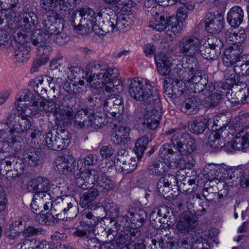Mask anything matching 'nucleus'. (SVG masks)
I'll return each instance as SVG.
<instances>
[{
    "label": "nucleus",
    "instance_id": "1",
    "mask_svg": "<svg viewBox=\"0 0 249 249\" xmlns=\"http://www.w3.org/2000/svg\"><path fill=\"white\" fill-rule=\"evenodd\" d=\"M89 66L91 73L87 82L93 89L103 91L104 87V93L108 98L104 100V109L111 117L115 118L117 115L120 118L123 115L124 106L122 98L116 95L123 89L118 70L96 61L90 62Z\"/></svg>",
    "mask_w": 249,
    "mask_h": 249
},
{
    "label": "nucleus",
    "instance_id": "2",
    "mask_svg": "<svg viewBox=\"0 0 249 249\" xmlns=\"http://www.w3.org/2000/svg\"><path fill=\"white\" fill-rule=\"evenodd\" d=\"M174 71L186 81L191 92L202 94L208 84V76L204 71L198 69L196 59L189 58L185 63L177 65Z\"/></svg>",
    "mask_w": 249,
    "mask_h": 249
},
{
    "label": "nucleus",
    "instance_id": "3",
    "mask_svg": "<svg viewBox=\"0 0 249 249\" xmlns=\"http://www.w3.org/2000/svg\"><path fill=\"white\" fill-rule=\"evenodd\" d=\"M173 142L174 144L177 145L176 149L181 156L176 160V167L180 169L192 168L195 162L193 154L196 148L194 137L190 133H178L173 138Z\"/></svg>",
    "mask_w": 249,
    "mask_h": 249
},
{
    "label": "nucleus",
    "instance_id": "4",
    "mask_svg": "<svg viewBox=\"0 0 249 249\" xmlns=\"http://www.w3.org/2000/svg\"><path fill=\"white\" fill-rule=\"evenodd\" d=\"M128 92L132 97L138 101L147 100L151 105L160 102L158 93L156 90H153V87L146 79H131L128 87Z\"/></svg>",
    "mask_w": 249,
    "mask_h": 249
},
{
    "label": "nucleus",
    "instance_id": "5",
    "mask_svg": "<svg viewBox=\"0 0 249 249\" xmlns=\"http://www.w3.org/2000/svg\"><path fill=\"white\" fill-rule=\"evenodd\" d=\"M55 18L47 14L44 15L40 28L36 30L32 34L31 40L34 45L38 43H47L59 32V29L53 24V19Z\"/></svg>",
    "mask_w": 249,
    "mask_h": 249
},
{
    "label": "nucleus",
    "instance_id": "6",
    "mask_svg": "<svg viewBox=\"0 0 249 249\" xmlns=\"http://www.w3.org/2000/svg\"><path fill=\"white\" fill-rule=\"evenodd\" d=\"M97 211H104L106 215L103 218L104 219L109 220L110 223L114 222L113 225L115 226V230H111L112 232L118 233V227H121V224L124 222V215L120 214V208L119 206L108 198H106L104 201L103 205H98L94 209Z\"/></svg>",
    "mask_w": 249,
    "mask_h": 249
},
{
    "label": "nucleus",
    "instance_id": "7",
    "mask_svg": "<svg viewBox=\"0 0 249 249\" xmlns=\"http://www.w3.org/2000/svg\"><path fill=\"white\" fill-rule=\"evenodd\" d=\"M75 203L74 199L71 196H63L57 199V202L53 204L50 211L53 216L58 217L59 215L63 214L67 215V218H73L76 215V207L73 206Z\"/></svg>",
    "mask_w": 249,
    "mask_h": 249
},
{
    "label": "nucleus",
    "instance_id": "8",
    "mask_svg": "<svg viewBox=\"0 0 249 249\" xmlns=\"http://www.w3.org/2000/svg\"><path fill=\"white\" fill-rule=\"evenodd\" d=\"M19 122V127L17 129L18 131V134H26L28 141L30 138L31 139L32 145L36 146L40 141V136L42 135L41 131L32 124L27 115L20 114Z\"/></svg>",
    "mask_w": 249,
    "mask_h": 249
},
{
    "label": "nucleus",
    "instance_id": "9",
    "mask_svg": "<svg viewBox=\"0 0 249 249\" xmlns=\"http://www.w3.org/2000/svg\"><path fill=\"white\" fill-rule=\"evenodd\" d=\"M201 46L200 39L192 35L183 37L178 42L180 53L190 58H195V57L199 54Z\"/></svg>",
    "mask_w": 249,
    "mask_h": 249
},
{
    "label": "nucleus",
    "instance_id": "10",
    "mask_svg": "<svg viewBox=\"0 0 249 249\" xmlns=\"http://www.w3.org/2000/svg\"><path fill=\"white\" fill-rule=\"evenodd\" d=\"M182 26L183 23L176 17H171L165 19L163 16H160L159 19H157L150 27L159 32H161L168 27V31H170L175 36L181 31Z\"/></svg>",
    "mask_w": 249,
    "mask_h": 249
},
{
    "label": "nucleus",
    "instance_id": "11",
    "mask_svg": "<svg viewBox=\"0 0 249 249\" xmlns=\"http://www.w3.org/2000/svg\"><path fill=\"white\" fill-rule=\"evenodd\" d=\"M20 115L13 113L10 114L7 119L6 123H0V139H9V138H16V134H18L17 129L19 127Z\"/></svg>",
    "mask_w": 249,
    "mask_h": 249
},
{
    "label": "nucleus",
    "instance_id": "12",
    "mask_svg": "<svg viewBox=\"0 0 249 249\" xmlns=\"http://www.w3.org/2000/svg\"><path fill=\"white\" fill-rule=\"evenodd\" d=\"M223 46L221 40L213 36L209 39L208 44L200 47L199 53L206 59L214 60L220 55Z\"/></svg>",
    "mask_w": 249,
    "mask_h": 249
},
{
    "label": "nucleus",
    "instance_id": "13",
    "mask_svg": "<svg viewBox=\"0 0 249 249\" xmlns=\"http://www.w3.org/2000/svg\"><path fill=\"white\" fill-rule=\"evenodd\" d=\"M74 94H63V98L60 99V101L62 103L61 105L58 106L57 109L60 111L61 119L64 120L66 123H72L73 122V116L75 110L73 107L76 103V99L73 97Z\"/></svg>",
    "mask_w": 249,
    "mask_h": 249
},
{
    "label": "nucleus",
    "instance_id": "14",
    "mask_svg": "<svg viewBox=\"0 0 249 249\" xmlns=\"http://www.w3.org/2000/svg\"><path fill=\"white\" fill-rule=\"evenodd\" d=\"M37 23V16L29 8H25L19 14L17 25L19 30L28 32L35 28Z\"/></svg>",
    "mask_w": 249,
    "mask_h": 249
},
{
    "label": "nucleus",
    "instance_id": "15",
    "mask_svg": "<svg viewBox=\"0 0 249 249\" xmlns=\"http://www.w3.org/2000/svg\"><path fill=\"white\" fill-rule=\"evenodd\" d=\"M178 133L185 134L188 133L183 130L174 128L171 129L165 132L166 136H170V139L172 143H165L160 148V156L162 159L167 160L169 161L171 156L173 154L177 153L178 154V150L176 149L177 145L174 144L173 142V138Z\"/></svg>",
    "mask_w": 249,
    "mask_h": 249
},
{
    "label": "nucleus",
    "instance_id": "16",
    "mask_svg": "<svg viewBox=\"0 0 249 249\" xmlns=\"http://www.w3.org/2000/svg\"><path fill=\"white\" fill-rule=\"evenodd\" d=\"M242 53V48L238 45L233 44L230 46L224 51L222 58L223 64L226 67H231L241 62V59H243Z\"/></svg>",
    "mask_w": 249,
    "mask_h": 249
},
{
    "label": "nucleus",
    "instance_id": "17",
    "mask_svg": "<svg viewBox=\"0 0 249 249\" xmlns=\"http://www.w3.org/2000/svg\"><path fill=\"white\" fill-rule=\"evenodd\" d=\"M222 13L217 12L216 15L208 13L206 15L205 29L210 34L219 32L223 27L224 20Z\"/></svg>",
    "mask_w": 249,
    "mask_h": 249
},
{
    "label": "nucleus",
    "instance_id": "18",
    "mask_svg": "<svg viewBox=\"0 0 249 249\" xmlns=\"http://www.w3.org/2000/svg\"><path fill=\"white\" fill-rule=\"evenodd\" d=\"M147 218L145 211L142 209L131 210L128 212V214L124 216V222H129L131 228L136 227V228L141 227Z\"/></svg>",
    "mask_w": 249,
    "mask_h": 249
},
{
    "label": "nucleus",
    "instance_id": "19",
    "mask_svg": "<svg viewBox=\"0 0 249 249\" xmlns=\"http://www.w3.org/2000/svg\"><path fill=\"white\" fill-rule=\"evenodd\" d=\"M130 129L129 127L120 125L112 134L111 140L117 145H124L130 140L129 136Z\"/></svg>",
    "mask_w": 249,
    "mask_h": 249
},
{
    "label": "nucleus",
    "instance_id": "20",
    "mask_svg": "<svg viewBox=\"0 0 249 249\" xmlns=\"http://www.w3.org/2000/svg\"><path fill=\"white\" fill-rule=\"evenodd\" d=\"M155 59L159 73L162 75H168L172 65L171 59L163 53L156 54Z\"/></svg>",
    "mask_w": 249,
    "mask_h": 249
},
{
    "label": "nucleus",
    "instance_id": "21",
    "mask_svg": "<svg viewBox=\"0 0 249 249\" xmlns=\"http://www.w3.org/2000/svg\"><path fill=\"white\" fill-rule=\"evenodd\" d=\"M249 146V127H245L237 135L231 145L234 150H243Z\"/></svg>",
    "mask_w": 249,
    "mask_h": 249
},
{
    "label": "nucleus",
    "instance_id": "22",
    "mask_svg": "<svg viewBox=\"0 0 249 249\" xmlns=\"http://www.w3.org/2000/svg\"><path fill=\"white\" fill-rule=\"evenodd\" d=\"M18 142V139L14 137L0 141V162L12 157L11 154L15 151V144Z\"/></svg>",
    "mask_w": 249,
    "mask_h": 249
},
{
    "label": "nucleus",
    "instance_id": "23",
    "mask_svg": "<svg viewBox=\"0 0 249 249\" xmlns=\"http://www.w3.org/2000/svg\"><path fill=\"white\" fill-rule=\"evenodd\" d=\"M71 156L69 155L57 157L54 162L56 171L60 174L69 175L71 173Z\"/></svg>",
    "mask_w": 249,
    "mask_h": 249
},
{
    "label": "nucleus",
    "instance_id": "24",
    "mask_svg": "<svg viewBox=\"0 0 249 249\" xmlns=\"http://www.w3.org/2000/svg\"><path fill=\"white\" fill-rule=\"evenodd\" d=\"M43 152L33 146L26 149L23 153V158L31 166H36L41 163L43 157Z\"/></svg>",
    "mask_w": 249,
    "mask_h": 249
},
{
    "label": "nucleus",
    "instance_id": "25",
    "mask_svg": "<svg viewBox=\"0 0 249 249\" xmlns=\"http://www.w3.org/2000/svg\"><path fill=\"white\" fill-rule=\"evenodd\" d=\"M228 177L232 186L239 185L243 188L249 186V174L246 173H242L239 170H235L229 173ZM228 183L230 184V182Z\"/></svg>",
    "mask_w": 249,
    "mask_h": 249
},
{
    "label": "nucleus",
    "instance_id": "26",
    "mask_svg": "<svg viewBox=\"0 0 249 249\" xmlns=\"http://www.w3.org/2000/svg\"><path fill=\"white\" fill-rule=\"evenodd\" d=\"M244 12L239 6H234L231 8L227 14V21L232 27H238L242 22Z\"/></svg>",
    "mask_w": 249,
    "mask_h": 249
},
{
    "label": "nucleus",
    "instance_id": "27",
    "mask_svg": "<svg viewBox=\"0 0 249 249\" xmlns=\"http://www.w3.org/2000/svg\"><path fill=\"white\" fill-rule=\"evenodd\" d=\"M30 190L36 192L49 191L51 188L49 180L45 177H37L32 179L28 184Z\"/></svg>",
    "mask_w": 249,
    "mask_h": 249
},
{
    "label": "nucleus",
    "instance_id": "28",
    "mask_svg": "<svg viewBox=\"0 0 249 249\" xmlns=\"http://www.w3.org/2000/svg\"><path fill=\"white\" fill-rule=\"evenodd\" d=\"M195 226V222L193 221L189 215L182 213L177 222L176 227L178 232L182 233H188L192 231Z\"/></svg>",
    "mask_w": 249,
    "mask_h": 249
},
{
    "label": "nucleus",
    "instance_id": "29",
    "mask_svg": "<svg viewBox=\"0 0 249 249\" xmlns=\"http://www.w3.org/2000/svg\"><path fill=\"white\" fill-rule=\"evenodd\" d=\"M7 165L12 167L13 171L19 175L22 174L25 168L24 163L22 160L14 156H12L11 158H7L6 160L0 162V167L2 169V170L5 169V165L7 166Z\"/></svg>",
    "mask_w": 249,
    "mask_h": 249
},
{
    "label": "nucleus",
    "instance_id": "30",
    "mask_svg": "<svg viewBox=\"0 0 249 249\" xmlns=\"http://www.w3.org/2000/svg\"><path fill=\"white\" fill-rule=\"evenodd\" d=\"M212 123V120L207 118L198 120H194L188 123V128L190 131L196 135L202 134L210 124Z\"/></svg>",
    "mask_w": 249,
    "mask_h": 249
},
{
    "label": "nucleus",
    "instance_id": "31",
    "mask_svg": "<svg viewBox=\"0 0 249 249\" xmlns=\"http://www.w3.org/2000/svg\"><path fill=\"white\" fill-rule=\"evenodd\" d=\"M92 113V109L89 108L78 111L73 116V121L74 126L79 128L89 126V124H88V114H91Z\"/></svg>",
    "mask_w": 249,
    "mask_h": 249
},
{
    "label": "nucleus",
    "instance_id": "32",
    "mask_svg": "<svg viewBox=\"0 0 249 249\" xmlns=\"http://www.w3.org/2000/svg\"><path fill=\"white\" fill-rule=\"evenodd\" d=\"M45 140L48 147L53 150H62L66 147L62 140L56 136V134L53 135L51 132L47 134Z\"/></svg>",
    "mask_w": 249,
    "mask_h": 249
},
{
    "label": "nucleus",
    "instance_id": "33",
    "mask_svg": "<svg viewBox=\"0 0 249 249\" xmlns=\"http://www.w3.org/2000/svg\"><path fill=\"white\" fill-rule=\"evenodd\" d=\"M135 234H107L108 238L107 242H109L112 245H116L118 247L124 246L131 239V236L134 237Z\"/></svg>",
    "mask_w": 249,
    "mask_h": 249
},
{
    "label": "nucleus",
    "instance_id": "34",
    "mask_svg": "<svg viewBox=\"0 0 249 249\" xmlns=\"http://www.w3.org/2000/svg\"><path fill=\"white\" fill-rule=\"evenodd\" d=\"M34 197L37 202L44 206V210L52 208L54 203L52 201V197L48 191L36 192Z\"/></svg>",
    "mask_w": 249,
    "mask_h": 249
},
{
    "label": "nucleus",
    "instance_id": "35",
    "mask_svg": "<svg viewBox=\"0 0 249 249\" xmlns=\"http://www.w3.org/2000/svg\"><path fill=\"white\" fill-rule=\"evenodd\" d=\"M34 96L31 91L28 90H25L23 94H21L18 99L15 102V106L17 107V110L18 112L21 111L22 113L25 114L28 113V106L26 107L23 102L29 101L30 99H31L32 101Z\"/></svg>",
    "mask_w": 249,
    "mask_h": 249
},
{
    "label": "nucleus",
    "instance_id": "36",
    "mask_svg": "<svg viewBox=\"0 0 249 249\" xmlns=\"http://www.w3.org/2000/svg\"><path fill=\"white\" fill-rule=\"evenodd\" d=\"M169 213L168 210L165 206H162L156 208L150 215V219L155 223L159 221L160 223H167L166 218Z\"/></svg>",
    "mask_w": 249,
    "mask_h": 249
},
{
    "label": "nucleus",
    "instance_id": "37",
    "mask_svg": "<svg viewBox=\"0 0 249 249\" xmlns=\"http://www.w3.org/2000/svg\"><path fill=\"white\" fill-rule=\"evenodd\" d=\"M63 94L59 93L57 96L53 95L51 100H47L43 97L42 111L52 112L54 108H57L58 106L61 105L60 98H63Z\"/></svg>",
    "mask_w": 249,
    "mask_h": 249
},
{
    "label": "nucleus",
    "instance_id": "38",
    "mask_svg": "<svg viewBox=\"0 0 249 249\" xmlns=\"http://www.w3.org/2000/svg\"><path fill=\"white\" fill-rule=\"evenodd\" d=\"M99 195V191L97 188L92 187L83 194L80 199V205L82 207H88L89 204L95 199Z\"/></svg>",
    "mask_w": 249,
    "mask_h": 249
},
{
    "label": "nucleus",
    "instance_id": "39",
    "mask_svg": "<svg viewBox=\"0 0 249 249\" xmlns=\"http://www.w3.org/2000/svg\"><path fill=\"white\" fill-rule=\"evenodd\" d=\"M198 103L196 98L190 97L186 99L181 107V110L189 115L196 114L198 110Z\"/></svg>",
    "mask_w": 249,
    "mask_h": 249
},
{
    "label": "nucleus",
    "instance_id": "40",
    "mask_svg": "<svg viewBox=\"0 0 249 249\" xmlns=\"http://www.w3.org/2000/svg\"><path fill=\"white\" fill-rule=\"evenodd\" d=\"M148 171L151 175L156 176H162L165 171L164 162L160 160L152 161L148 165Z\"/></svg>",
    "mask_w": 249,
    "mask_h": 249
},
{
    "label": "nucleus",
    "instance_id": "41",
    "mask_svg": "<svg viewBox=\"0 0 249 249\" xmlns=\"http://www.w3.org/2000/svg\"><path fill=\"white\" fill-rule=\"evenodd\" d=\"M241 86L242 88L238 89V91L234 93V96H236V98L231 99L232 104H240L245 102L248 98H249L248 93L249 89L247 87V84L245 83H241Z\"/></svg>",
    "mask_w": 249,
    "mask_h": 249
},
{
    "label": "nucleus",
    "instance_id": "42",
    "mask_svg": "<svg viewBox=\"0 0 249 249\" xmlns=\"http://www.w3.org/2000/svg\"><path fill=\"white\" fill-rule=\"evenodd\" d=\"M41 7L46 11L60 13V0H40Z\"/></svg>",
    "mask_w": 249,
    "mask_h": 249
},
{
    "label": "nucleus",
    "instance_id": "43",
    "mask_svg": "<svg viewBox=\"0 0 249 249\" xmlns=\"http://www.w3.org/2000/svg\"><path fill=\"white\" fill-rule=\"evenodd\" d=\"M238 78L237 72L233 69H227L225 70L224 73V80L225 84L223 89H230L234 84H236L237 80Z\"/></svg>",
    "mask_w": 249,
    "mask_h": 249
},
{
    "label": "nucleus",
    "instance_id": "44",
    "mask_svg": "<svg viewBox=\"0 0 249 249\" xmlns=\"http://www.w3.org/2000/svg\"><path fill=\"white\" fill-rule=\"evenodd\" d=\"M208 145L214 148H221L225 145V142L221 139L219 132H212L209 135L208 139Z\"/></svg>",
    "mask_w": 249,
    "mask_h": 249
},
{
    "label": "nucleus",
    "instance_id": "45",
    "mask_svg": "<svg viewBox=\"0 0 249 249\" xmlns=\"http://www.w3.org/2000/svg\"><path fill=\"white\" fill-rule=\"evenodd\" d=\"M230 122V119L226 115L222 114L212 120V123L213 124L212 126V129L219 132L223 128H225Z\"/></svg>",
    "mask_w": 249,
    "mask_h": 249
},
{
    "label": "nucleus",
    "instance_id": "46",
    "mask_svg": "<svg viewBox=\"0 0 249 249\" xmlns=\"http://www.w3.org/2000/svg\"><path fill=\"white\" fill-rule=\"evenodd\" d=\"M192 235L190 242L191 243H196L198 242L201 243L204 242L206 243L209 247L213 246V243H215L216 244L218 243L216 241L217 238V234H205V237L202 238L200 237L198 239V237L197 236V234H190Z\"/></svg>",
    "mask_w": 249,
    "mask_h": 249
},
{
    "label": "nucleus",
    "instance_id": "47",
    "mask_svg": "<svg viewBox=\"0 0 249 249\" xmlns=\"http://www.w3.org/2000/svg\"><path fill=\"white\" fill-rule=\"evenodd\" d=\"M137 166V161L135 159L129 157L124 162H120V167L121 168V172L125 174H128L134 171Z\"/></svg>",
    "mask_w": 249,
    "mask_h": 249
},
{
    "label": "nucleus",
    "instance_id": "48",
    "mask_svg": "<svg viewBox=\"0 0 249 249\" xmlns=\"http://www.w3.org/2000/svg\"><path fill=\"white\" fill-rule=\"evenodd\" d=\"M148 142V138L143 136L139 138L136 142L134 150L138 159H140L142 156Z\"/></svg>",
    "mask_w": 249,
    "mask_h": 249
},
{
    "label": "nucleus",
    "instance_id": "49",
    "mask_svg": "<svg viewBox=\"0 0 249 249\" xmlns=\"http://www.w3.org/2000/svg\"><path fill=\"white\" fill-rule=\"evenodd\" d=\"M81 11L73 13L71 16V22L75 30L83 32L85 29L83 28V16L82 15Z\"/></svg>",
    "mask_w": 249,
    "mask_h": 249
},
{
    "label": "nucleus",
    "instance_id": "50",
    "mask_svg": "<svg viewBox=\"0 0 249 249\" xmlns=\"http://www.w3.org/2000/svg\"><path fill=\"white\" fill-rule=\"evenodd\" d=\"M29 51L23 45H18L15 51L14 56L17 62H24L29 58Z\"/></svg>",
    "mask_w": 249,
    "mask_h": 249
},
{
    "label": "nucleus",
    "instance_id": "51",
    "mask_svg": "<svg viewBox=\"0 0 249 249\" xmlns=\"http://www.w3.org/2000/svg\"><path fill=\"white\" fill-rule=\"evenodd\" d=\"M12 42L10 33L5 29L0 30V48H10L12 45Z\"/></svg>",
    "mask_w": 249,
    "mask_h": 249
},
{
    "label": "nucleus",
    "instance_id": "52",
    "mask_svg": "<svg viewBox=\"0 0 249 249\" xmlns=\"http://www.w3.org/2000/svg\"><path fill=\"white\" fill-rule=\"evenodd\" d=\"M97 20H92V22L87 23L85 25H83V29H85L84 31L80 33L82 35H86L89 33L90 31H92L96 34L99 36H105L104 31H102V28L100 26L96 23Z\"/></svg>",
    "mask_w": 249,
    "mask_h": 249
},
{
    "label": "nucleus",
    "instance_id": "53",
    "mask_svg": "<svg viewBox=\"0 0 249 249\" xmlns=\"http://www.w3.org/2000/svg\"><path fill=\"white\" fill-rule=\"evenodd\" d=\"M72 163L70 167L71 169V173L75 177L81 176L83 174L85 167H84L83 162L81 161L80 159H79L77 161L74 159L73 157H71Z\"/></svg>",
    "mask_w": 249,
    "mask_h": 249
},
{
    "label": "nucleus",
    "instance_id": "54",
    "mask_svg": "<svg viewBox=\"0 0 249 249\" xmlns=\"http://www.w3.org/2000/svg\"><path fill=\"white\" fill-rule=\"evenodd\" d=\"M170 183L165 177L161 178L157 184V190L160 196L165 197V194L168 192L170 189Z\"/></svg>",
    "mask_w": 249,
    "mask_h": 249
},
{
    "label": "nucleus",
    "instance_id": "55",
    "mask_svg": "<svg viewBox=\"0 0 249 249\" xmlns=\"http://www.w3.org/2000/svg\"><path fill=\"white\" fill-rule=\"evenodd\" d=\"M83 177L85 178L88 183L92 184L94 182H97L99 180L98 171L94 169H85L81 174Z\"/></svg>",
    "mask_w": 249,
    "mask_h": 249
},
{
    "label": "nucleus",
    "instance_id": "56",
    "mask_svg": "<svg viewBox=\"0 0 249 249\" xmlns=\"http://www.w3.org/2000/svg\"><path fill=\"white\" fill-rule=\"evenodd\" d=\"M79 224L77 229H72L73 233H94L95 224H89L84 221H81Z\"/></svg>",
    "mask_w": 249,
    "mask_h": 249
},
{
    "label": "nucleus",
    "instance_id": "57",
    "mask_svg": "<svg viewBox=\"0 0 249 249\" xmlns=\"http://www.w3.org/2000/svg\"><path fill=\"white\" fill-rule=\"evenodd\" d=\"M113 18H115V28L119 31H126L129 28V25L126 18L120 16L118 17L115 14H113Z\"/></svg>",
    "mask_w": 249,
    "mask_h": 249
},
{
    "label": "nucleus",
    "instance_id": "58",
    "mask_svg": "<svg viewBox=\"0 0 249 249\" xmlns=\"http://www.w3.org/2000/svg\"><path fill=\"white\" fill-rule=\"evenodd\" d=\"M207 96L205 101V106L207 107H213L216 106L221 99V94L217 91Z\"/></svg>",
    "mask_w": 249,
    "mask_h": 249
},
{
    "label": "nucleus",
    "instance_id": "59",
    "mask_svg": "<svg viewBox=\"0 0 249 249\" xmlns=\"http://www.w3.org/2000/svg\"><path fill=\"white\" fill-rule=\"evenodd\" d=\"M43 97L38 95L34 96V98L31 101L32 104L28 106V110H31L33 113L42 111Z\"/></svg>",
    "mask_w": 249,
    "mask_h": 249
},
{
    "label": "nucleus",
    "instance_id": "60",
    "mask_svg": "<svg viewBox=\"0 0 249 249\" xmlns=\"http://www.w3.org/2000/svg\"><path fill=\"white\" fill-rule=\"evenodd\" d=\"M81 11L82 13V15L84 17L83 20H82L83 23V25H85L87 23L92 22V20H96L95 13L92 9L89 8H84Z\"/></svg>",
    "mask_w": 249,
    "mask_h": 249
},
{
    "label": "nucleus",
    "instance_id": "61",
    "mask_svg": "<svg viewBox=\"0 0 249 249\" xmlns=\"http://www.w3.org/2000/svg\"><path fill=\"white\" fill-rule=\"evenodd\" d=\"M61 4L60 5V13L64 16L67 15L70 9L73 5L79 4L81 0H60Z\"/></svg>",
    "mask_w": 249,
    "mask_h": 249
},
{
    "label": "nucleus",
    "instance_id": "62",
    "mask_svg": "<svg viewBox=\"0 0 249 249\" xmlns=\"http://www.w3.org/2000/svg\"><path fill=\"white\" fill-rule=\"evenodd\" d=\"M46 43H38V46L36 48L37 57L41 58H47V60L49 59V54L51 50L50 46L46 45Z\"/></svg>",
    "mask_w": 249,
    "mask_h": 249
},
{
    "label": "nucleus",
    "instance_id": "63",
    "mask_svg": "<svg viewBox=\"0 0 249 249\" xmlns=\"http://www.w3.org/2000/svg\"><path fill=\"white\" fill-rule=\"evenodd\" d=\"M80 235H81V238L87 242L88 249H102V246H101L97 238L94 237L89 238L87 234Z\"/></svg>",
    "mask_w": 249,
    "mask_h": 249
},
{
    "label": "nucleus",
    "instance_id": "64",
    "mask_svg": "<svg viewBox=\"0 0 249 249\" xmlns=\"http://www.w3.org/2000/svg\"><path fill=\"white\" fill-rule=\"evenodd\" d=\"M234 67L235 71L238 74L247 75H249V61H243V62H238Z\"/></svg>",
    "mask_w": 249,
    "mask_h": 249
}]
</instances>
